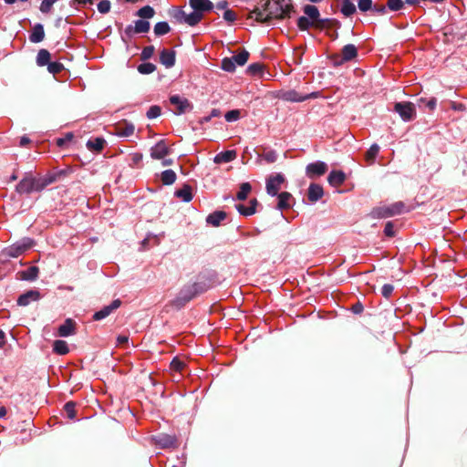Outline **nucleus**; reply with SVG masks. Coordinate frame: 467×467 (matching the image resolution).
Returning <instances> with one entry per match:
<instances>
[{
  "mask_svg": "<svg viewBox=\"0 0 467 467\" xmlns=\"http://www.w3.org/2000/svg\"><path fill=\"white\" fill-rule=\"evenodd\" d=\"M293 11L291 0H265L251 13L250 17L261 23L285 19Z\"/></svg>",
  "mask_w": 467,
  "mask_h": 467,
  "instance_id": "nucleus-1",
  "label": "nucleus"
},
{
  "mask_svg": "<svg viewBox=\"0 0 467 467\" xmlns=\"http://www.w3.org/2000/svg\"><path fill=\"white\" fill-rule=\"evenodd\" d=\"M394 109L404 121L412 120L416 117V109L411 102H398Z\"/></svg>",
  "mask_w": 467,
  "mask_h": 467,
  "instance_id": "nucleus-2",
  "label": "nucleus"
},
{
  "mask_svg": "<svg viewBox=\"0 0 467 467\" xmlns=\"http://www.w3.org/2000/svg\"><path fill=\"white\" fill-rule=\"evenodd\" d=\"M171 104L174 106L173 112L175 114H183L192 109V105L190 101L180 96H172L170 99Z\"/></svg>",
  "mask_w": 467,
  "mask_h": 467,
  "instance_id": "nucleus-3",
  "label": "nucleus"
},
{
  "mask_svg": "<svg viewBox=\"0 0 467 467\" xmlns=\"http://www.w3.org/2000/svg\"><path fill=\"white\" fill-rule=\"evenodd\" d=\"M285 178L281 174L272 175L266 182V192L268 194L275 196L278 193L281 185L284 183Z\"/></svg>",
  "mask_w": 467,
  "mask_h": 467,
  "instance_id": "nucleus-4",
  "label": "nucleus"
},
{
  "mask_svg": "<svg viewBox=\"0 0 467 467\" xmlns=\"http://www.w3.org/2000/svg\"><path fill=\"white\" fill-rule=\"evenodd\" d=\"M46 183H42L40 181L33 179H26L20 182L17 186L19 192H29L32 191H40L45 187Z\"/></svg>",
  "mask_w": 467,
  "mask_h": 467,
  "instance_id": "nucleus-5",
  "label": "nucleus"
},
{
  "mask_svg": "<svg viewBox=\"0 0 467 467\" xmlns=\"http://www.w3.org/2000/svg\"><path fill=\"white\" fill-rule=\"evenodd\" d=\"M170 153V149L164 140H160L150 149V157L154 160L164 159Z\"/></svg>",
  "mask_w": 467,
  "mask_h": 467,
  "instance_id": "nucleus-6",
  "label": "nucleus"
},
{
  "mask_svg": "<svg viewBox=\"0 0 467 467\" xmlns=\"http://www.w3.org/2000/svg\"><path fill=\"white\" fill-rule=\"evenodd\" d=\"M327 170V166L323 161H317L314 163H310L306 166V175L310 178L315 176H320L324 174Z\"/></svg>",
  "mask_w": 467,
  "mask_h": 467,
  "instance_id": "nucleus-7",
  "label": "nucleus"
},
{
  "mask_svg": "<svg viewBox=\"0 0 467 467\" xmlns=\"http://www.w3.org/2000/svg\"><path fill=\"white\" fill-rule=\"evenodd\" d=\"M202 14L195 12V11H193L190 14L181 12L177 16V19L180 22L188 24L189 26H195L202 20Z\"/></svg>",
  "mask_w": 467,
  "mask_h": 467,
  "instance_id": "nucleus-8",
  "label": "nucleus"
},
{
  "mask_svg": "<svg viewBox=\"0 0 467 467\" xmlns=\"http://www.w3.org/2000/svg\"><path fill=\"white\" fill-rule=\"evenodd\" d=\"M189 5L193 11L201 14L212 10L213 7V4L210 0H189Z\"/></svg>",
  "mask_w": 467,
  "mask_h": 467,
  "instance_id": "nucleus-9",
  "label": "nucleus"
},
{
  "mask_svg": "<svg viewBox=\"0 0 467 467\" xmlns=\"http://www.w3.org/2000/svg\"><path fill=\"white\" fill-rule=\"evenodd\" d=\"M135 127L133 124L122 121L115 126V133L120 137H130L134 133Z\"/></svg>",
  "mask_w": 467,
  "mask_h": 467,
  "instance_id": "nucleus-10",
  "label": "nucleus"
},
{
  "mask_svg": "<svg viewBox=\"0 0 467 467\" xmlns=\"http://www.w3.org/2000/svg\"><path fill=\"white\" fill-rule=\"evenodd\" d=\"M76 333V323L71 319L67 318L64 324L59 326L57 335L59 337H68L75 335Z\"/></svg>",
  "mask_w": 467,
  "mask_h": 467,
  "instance_id": "nucleus-11",
  "label": "nucleus"
},
{
  "mask_svg": "<svg viewBox=\"0 0 467 467\" xmlns=\"http://www.w3.org/2000/svg\"><path fill=\"white\" fill-rule=\"evenodd\" d=\"M316 97H317L316 93H312V94H309V95H304L303 96V95L298 94L295 90L286 91V92H285L282 95V98L285 100L293 101V102H301V101H304V100H306L307 99L316 98Z\"/></svg>",
  "mask_w": 467,
  "mask_h": 467,
  "instance_id": "nucleus-12",
  "label": "nucleus"
},
{
  "mask_svg": "<svg viewBox=\"0 0 467 467\" xmlns=\"http://www.w3.org/2000/svg\"><path fill=\"white\" fill-rule=\"evenodd\" d=\"M120 306L119 299L114 300L109 306L103 307L101 310L94 314V319L100 320L107 317L112 311L117 309Z\"/></svg>",
  "mask_w": 467,
  "mask_h": 467,
  "instance_id": "nucleus-13",
  "label": "nucleus"
},
{
  "mask_svg": "<svg viewBox=\"0 0 467 467\" xmlns=\"http://www.w3.org/2000/svg\"><path fill=\"white\" fill-rule=\"evenodd\" d=\"M324 194L322 186L312 183L308 188L307 197L310 202H316L322 198Z\"/></svg>",
  "mask_w": 467,
  "mask_h": 467,
  "instance_id": "nucleus-14",
  "label": "nucleus"
},
{
  "mask_svg": "<svg viewBox=\"0 0 467 467\" xmlns=\"http://www.w3.org/2000/svg\"><path fill=\"white\" fill-rule=\"evenodd\" d=\"M236 156H237V153L235 150H226V151L218 153L214 157L213 161L218 164L227 163V162L234 161L236 158Z\"/></svg>",
  "mask_w": 467,
  "mask_h": 467,
  "instance_id": "nucleus-15",
  "label": "nucleus"
},
{
  "mask_svg": "<svg viewBox=\"0 0 467 467\" xmlns=\"http://www.w3.org/2000/svg\"><path fill=\"white\" fill-rule=\"evenodd\" d=\"M345 180H346V175L341 171H331L327 178L329 184L334 187L340 186L341 184H343Z\"/></svg>",
  "mask_w": 467,
  "mask_h": 467,
  "instance_id": "nucleus-16",
  "label": "nucleus"
},
{
  "mask_svg": "<svg viewBox=\"0 0 467 467\" xmlns=\"http://www.w3.org/2000/svg\"><path fill=\"white\" fill-rule=\"evenodd\" d=\"M45 37L44 27L42 25L37 24L34 26L29 39L33 43L41 42Z\"/></svg>",
  "mask_w": 467,
  "mask_h": 467,
  "instance_id": "nucleus-17",
  "label": "nucleus"
},
{
  "mask_svg": "<svg viewBox=\"0 0 467 467\" xmlns=\"http://www.w3.org/2000/svg\"><path fill=\"white\" fill-rule=\"evenodd\" d=\"M39 298V294L36 291H29L21 295L17 300L18 305L27 306L31 301H36Z\"/></svg>",
  "mask_w": 467,
  "mask_h": 467,
  "instance_id": "nucleus-18",
  "label": "nucleus"
},
{
  "mask_svg": "<svg viewBox=\"0 0 467 467\" xmlns=\"http://www.w3.org/2000/svg\"><path fill=\"white\" fill-rule=\"evenodd\" d=\"M161 62L166 67H171L174 65L175 55L174 52L170 50H162L161 53Z\"/></svg>",
  "mask_w": 467,
  "mask_h": 467,
  "instance_id": "nucleus-19",
  "label": "nucleus"
},
{
  "mask_svg": "<svg viewBox=\"0 0 467 467\" xmlns=\"http://www.w3.org/2000/svg\"><path fill=\"white\" fill-rule=\"evenodd\" d=\"M292 195L289 192H281L278 195L277 208L280 210L287 209L291 206Z\"/></svg>",
  "mask_w": 467,
  "mask_h": 467,
  "instance_id": "nucleus-20",
  "label": "nucleus"
},
{
  "mask_svg": "<svg viewBox=\"0 0 467 467\" xmlns=\"http://www.w3.org/2000/svg\"><path fill=\"white\" fill-rule=\"evenodd\" d=\"M256 204H257V201L255 199H254L250 202L249 206L238 204V205H236V209L239 211V213L241 214L248 216V215H252L255 213Z\"/></svg>",
  "mask_w": 467,
  "mask_h": 467,
  "instance_id": "nucleus-21",
  "label": "nucleus"
},
{
  "mask_svg": "<svg viewBox=\"0 0 467 467\" xmlns=\"http://www.w3.org/2000/svg\"><path fill=\"white\" fill-rule=\"evenodd\" d=\"M105 140L102 138H96L93 140H89L87 142V147L88 150L99 152L105 146Z\"/></svg>",
  "mask_w": 467,
  "mask_h": 467,
  "instance_id": "nucleus-22",
  "label": "nucleus"
},
{
  "mask_svg": "<svg viewBox=\"0 0 467 467\" xmlns=\"http://www.w3.org/2000/svg\"><path fill=\"white\" fill-rule=\"evenodd\" d=\"M53 350L58 355H67L69 352V348L66 341L57 339L53 343Z\"/></svg>",
  "mask_w": 467,
  "mask_h": 467,
  "instance_id": "nucleus-23",
  "label": "nucleus"
},
{
  "mask_svg": "<svg viewBox=\"0 0 467 467\" xmlns=\"http://www.w3.org/2000/svg\"><path fill=\"white\" fill-rule=\"evenodd\" d=\"M342 56L344 61L353 59L357 56V48L354 45H347L342 49Z\"/></svg>",
  "mask_w": 467,
  "mask_h": 467,
  "instance_id": "nucleus-24",
  "label": "nucleus"
},
{
  "mask_svg": "<svg viewBox=\"0 0 467 467\" xmlns=\"http://www.w3.org/2000/svg\"><path fill=\"white\" fill-rule=\"evenodd\" d=\"M304 12L306 16L312 20V22H317L319 17V11L315 5H306L304 7Z\"/></svg>",
  "mask_w": 467,
  "mask_h": 467,
  "instance_id": "nucleus-25",
  "label": "nucleus"
},
{
  "mask_svg": "<svg viewBox=\"0 0 467 467\" xmlns=\"http://www.w3.org/2000/svg\"><path fill=\"white\" fill-rule=\"evenodd\" d=\"M161 179L163 184L171 185L175 182L176 174L172 170H166L161 173Z\"/></svg>",
  "mask_w": 467,
  "mask_h": 467,
  "instance_id": "nucleus-26",
  "label": "nucleus"
},
{
  "mask_svg": "<svg viewBox=\"0 0 467 467\" xmlns=\"http://www.w3.org/2000/svg\"><path fill=\"white\" fill-rule=\"evenodd\" d=\"M20 274L22 279L25 280H34L36 278L38 275V269L36 266H31L27 270L23 271Z\"/></svg>",
  "mask_w": 467,
  "mask_h": 467,
  "instance_id": "nucleus-27",
  "label": "nucleus"
},
{
  "mask_svg": "<svg viewBox=\"0 0 467 467\" xmlns=\"http://www.w3.org/2000/svg\"><path fill=\"white\" fill-rule=\"evenodd\" d=\"M225 216V213L217 212L209 215L207 218V222L214 226H217L223 220H224Z\"/></svg>",
  "mask_w": 467,
  "mask_h": 467,
  "instance_id": "nucleus-28",
  "label": "nucleus"
},
{
  "mask_svg": "<svg viewBox=\"0 0 467 467\" xmlns=\"http://www.w3.org/2000/svg\"><path fill=\"white\" fill-rule=\"evenodd\" d=\"M50 53L46 49H41L36 57V63L38 66H45L49 63Z\"/></svg>",
  "mask_w": 467,
  "mask_h": 467,
  "instance_id": "nucleus-29",
  "label": "nucleus"
},
{
  "mask_svg": "<svg viewBox=\"0 0 467 467\" xmlns=\"http://www.w3.org/2000/svg\"><path fill=\"white\" fill-rule=\"evenodd\" d=\"M341 12L347 16H351L356 12V6L349 0H344L341 6Z\"/></svg>",
  "mask_w": 467,
  "mask_h": 467,
  "instance_id": "nucleus-30",
  "label": "nucleus"
},
{
  "mask_svg": "<svg viewBox=\"0 0 467 467\" xmlns=\"http://www.w3.org/2000/svg\"><path fill=\"white\" fill-rule=\"evenodd\" d=\"M251 190H252V187H251L250 183H248V182L242 183L240 186V190L237 192V199L238 200L246 199L248 194L250 193Z\"/></svg>",
  "mask_w": 467,
  "mask_h": 467,
  "instance_id": "nucleus-31",
  "label": "nucleus"
},
{
  "mask_svg": "<svg viewBox=\"0 0 467 467\" xmlns=\"http://www.w3.org/2000/svg\"><path fill=\"white\" fill-rule=\"evenodd\" d=\"M248 57H249V53L245 50H243L236 56H234L232 58H234L235 65L244 66L247 62Z\"/></svg>",
  "mask_w": 467,
  "mask_h": 467,
  "instance_id": "nucleus-32",
  "label": "nucleus"
},
{
  "mask_svg": "<svg viewBox=\"0 0 467 467\" xmlns=\"http://www.w3.org/2000/svg\"><path fill=\"white\" fill-rule=\"evenodd\" d=\"M176 195L182 198L184 202H190L192 199L191 188L188 186H185L182 189L176 192Z\"/></svg>",
  "mask_w": 467,
  "mask_h": 467,
  "instance_id": "nucleus-33",
  "label": "nucleus"
},
{
  "mask_svg": "<svg viewBox=\"0 0 467 467\" xmlns=\"http://www.w3.org/2000/svg\"><path fill=\"white\" fill-rule=\"evenodd\" d=\"M235 63L234 61V58L232 57H225L222 61V68L228 72H233L235 70Z\"/></svg>",
  "mask_w": 467,
  "mask_h": 467,
  "instance_id": "nucleus-34",
  "label": "nucleus"
},
{
  "mask_svg": "<svg viewBox=\"0 0 467 467\" xmlns=\"http://www.w3.org/2000/svg\"><path fill=\"white\" fill-rule=\"evenodd\" d=\"M170 31V26L166 22H159L154 26L156 35H164Z\"/></svg>",
  "mask_w": 467,
  "mask_h": 467,
  "instance_id": "nucleus-35",
  "label": "nucleus"
},
{
  "mask_svg": "<svg viewBox=\"0 0 467 467\" xmlns=\"http://www.w3.org/2000/svg\"><path fill=\"white\" fill-rule=\"evenodd\" d=\"M316 22H312L311 19H309L308 17H306V16H301L298 20H297V26L298 27L301 29V30H306L308 29L311 26L315 25Z\"/></svg>",
  "mask_w": 467,
  "mask_h": 467,
  "instance_id": "nucleus-36",
  "label": "nucleus"
},
{
  "mask_svg": "<svg viewBox=\"0 0 467 467\" xmlns=\"http://www.w3.org/2000/svg\"><path fill=\"white\" fill-rule=\"evenodd\" d=\"M154 13L152 7L146 5L139 10L138 15L142 18H150L154 16Z\"/></svg>",
  "mask_w": 467,
  "mask_h": 467,
  "instance_id": "nucleus-37",
  "label": "nucleus"
},
{
  "mask_svg": "<svg viewBox=\"0 0 467 467\" xmlns=\"http://www.w3.org/2000/svg\"><path fill=\"white\" fill-rule=\"evenodd\" d=\"M379 150V147L377 144L372 145L366 153L367 161H373Z\"/></svg>",
  "mask_w": 467,
  "mask_h": 467,
  "instance_id": "nucleus-38",
  "label": "nucleus"
},
{
  "mask_svg": "<svg viewBox=\"0 0 467 467\" xmlns=\"http://www.w3.org/2000/svg\"><path fill=\"white\" fill-rule=\"evenodd\" d=\"M150 28V24L147 21L139 20L135 24V31L138 33L147 32Z\"/></svg>",
  "mask_w": 467,
  "mask_h": 467,
  "instance_id": "nucleus-39",
  "label": "nucleus"
},
{
  "mask_svg": "<svg viewBox=\"0 0 467 467\" xmlns=\"http://www.w3.org/2000/svg\"><path fill=\"white\" fill-rule=\"evenodd\" d=\"M138 70L142 74H150L155 70V66L151 63L141 64L139 66Z\"/></svg>",
  "mask_w": 467,
  "mask_h": 467,
  "instance_id": "nucleus-40",
  "label": "nucleus"
},
{
  "mask_svg": "<svg viewBox=\"0 0 467 467\" xmlns=\"http://www.w3.org/2000/svg\"><path fill=\"white\" fill-rule=\"evenodd\" d=\"M262 157L264 160H265L268 163H273L277 159V154L275 150H266L263 153Z\"/></svg>",
  "mask_w": 467,
  "mask_h": 467,
  "instance_id": "nucleus-41",
  "label": "nucleus"
},
{
  "mask_svg": "<svg viewBox=\"0 0 467 467\" xmlns=\"http://www.w3.org/2000/svg\"><path fill=\"white\" fill-rule=\"evenodd\" d=\"M241 112L238 109L230 110L225 114V119L229 122L235 121L240 118Z\"/></svg>",
  "mask_w": 467,
  "mask_h": 467,
  "instance_id": "nucleus-42",
  "label": "nucleus"
},
{
  "mask_svg": "<svg viewBox=\"0 0 467 467\" xmlns=\"http://www.w3.org/2000/svg\"><path fill=\"white\" fill-rule=\"evenodd\" d=\"M110 9V2L108 1V0H102L99 3L98 5V10L101 13V14H106L109 11Z\"/></svg>",
  "mask_w": 467,
  "mask_h": 467,
  "instance_id": "nucleus-43",
  "label": "nucleus"
},
{
  "mask_svg": "<svg viewBox=\"0 0 467 467\" xmlns=\"http://www.w3.org/2000/svg\"><path fill=\"white\" fill-rule=\"evenodd\" d=\"M388 6L392 11H398L403 6V2L401 0H389Z\"/></svg>",
  "mask_w": 467,
  "mask_h": 467,
  "instance_id": "nucleus-44",
  "label": "nucleus"
},
{
  "mask_svg": "<svg viewBox=\"0 0 467 467\" xmlns=\"http://www.w3.org/2000/svg\"><path fill=\"white\" fill-rule=\"evenodd\" d=\"M358 5L359 10L366 12L372 8V0H359Z\"/></svg>",
  "mask_w": 467,
  "mask_h": 467,
  "instance_id": "nucleus-45",
  "label": "nucleus"
},
{
  "mask_svg": "<svg viewBox=\"0 0 467 467\" xmlns=\"http://www.w3.org/2000/svg\"><path fill=\"white\" fill-rule=\"evenodd\" d=\"M7 253L12 257H17L23 251L20 245L15 244L8 248Z\"/></svg>",
  "mask_w": 467,
  "mask_h": 467,
  "instance_id": "nucleus-46",
  "label": "nucleus"
},
{
  "mask_svg": "<svg viewBox=\"0 0 467 467\" xmlns=\"http://www.w3.org/2000/svg\"><path fill=\"white\" fill-rule=\"evenodd\" d=\"M63 66L57 62H52L47 64V69L50 73L56 74L62 70Z\"/></svg>",
  "mask_w": 467,
  "mask_h": 467,
  "instance_id": "nucleus-47",
  "label": "nucleus"
},
{
  "mask_svg": "<svg viewBox=\"0 0 467 467\" xmlns=\"http://www.w3.org/2000/svg\"><path fill=\"white\" fill-rule=\"evenodd\" d=\"M161 115V108L158 106H152L147 112V117L149 119H155Z\"/></svg>",
  "mask_w": 467,
  "mask_h": 467,
  "instance_id": "nucleus-48",
  "label": "nucleus"
},
{
  "mask_svg": "<svg viewBox=\"0 0 467 467\" xmlns=\"http://www.w3.org/2000/svg\"><path fill=\"white\" fill-rule=\"evenodd\" d=\"M171 368L175 371H182L184 368V363L178 358H174L171 363Z\"/></svg>",
  "mask_w": 467,
  "mask_h": 467,
  "instance_id": "nucleus-49",
  "label": "nucleus"
},
{
  "mask_svg": "<svg viewBox=\"0 0 467 467\" xmlns=\"http://www.w3.org/2000/svg\"><path fill=\"white\" fill-rule=\"evenodd\" d=\"M374 213H377L378 216H380V217L392 216L395 213V212L392 209H389V208H387V209H384V210L378 209Z\"/></svg>",
  "mask_w": 467,
  "mask_h": 467,
  "instance_id": "nucleus-50",
  "label": "nucleus"
},
{
  "mask_svg": "<svg viewBox=\"0 0 467 467\" xmlns=\"http://www.w3.org/2000/svg\"><path fill=\"white\" fill-rule=\"evenodd\" d=\"M65 410L68 416V418L70 419H73L75 417V409H74V404L73 403H67L65 405Z\"/></svg>",
  "mask_w": 467,
  "mask_h": 467,
  "instance_id": "nucleus-51",
  "label": "nucleus"
},
{
  "mask_svg": "<svg viewBox=\"0 0 467 467\" xmlns=\"http://www.w3.org/2000/svg\"><path fill=\"white\" fill-rule=\"evenodd\" d=\"M263 66L261 64H252L248 67V71L251 74H258L262 71Z\"/></svg>",
  "mask_w": 467,
  "mask_h": 467,
  "instance_id": "nucleus-52",
  "label": "nucleus"
},
{
  "mask_svg": "<svg viewBox=\"0 0 467 467\" xmlns=\"http://www.w3.org/2000/svg\"><path fill=\"white\" fill-rule=\"evenodd\" d=\"M52 4L47 0H43L40 5V11L42 13H48L51 10Z\"/></svg>",
  "mask_w": 467,
  "mask_h": 467,
  "instance_id": "nucleus-53",
  "label": "nucleus"
},
{
  "mask_svg": "<svg viewBox=\"0 0 467 467\" xmlns=\"http://www.w3.org/2000/svg\"><path fill=\"white\" fill-rule=\"evenodd\" d=\"M393 292V285H384L381 289V293L385 297H389Z\"/></svg>",
  "mask_w": 467,
  "mask_h": 467,
  "instance_id": "nucleus-54",
  "label": "nucleus"
},
{
  "mask_svg": "<svg viewBox=\"0 0 467 467\" xmlns=\"http://www.w3.org/2000/svg\"><path fill=\"white\" fill-rule=\"evenodd\" d=\"M223 18L228 22H234L236 18L235 13L232 10H226L223 13Z\"/></svg>",
  "mask_w": 467,
  "mask_h": 467,
  "instance_id": "nucleus-55",
  "label": "nucleus"
},
{
  "mask_svg": "<svg viewBox=\"0 0 467 467\" xmlns=\"http://www.w3.org/2000/svg\"><path fill=\"white\" fill-rule=\"evenodd\" d=\"M384 233L387 236H389V237L394 236L395 233H394V229H393V224L389 222L386 224Z\"/></svg>",
  "mask_w": 467,
  "mask_h": 467,
  "instance_id": "nucleus-56",
  "label": "nucleus"
},
{
  "mask_svg": "<svg viewBox=\"0 0 467 467\" xmlns=\"http://www.w3.org/2000/svg\"><path fill=\"white\" fill-rule=\"evenodd\" d=\"M131 161L134 165H137L139 162L141 161L143 156L141 153H139V152H135L133 154H131Z\"/></svg>",
  "mask_w": 467,
  "mask_h": 467,
  "instance_id": "nucleus-57",
  "label": "nucleus"
},
{
  "mask_svg": "<svg viewBox=\"0 0 467 467\" xmlns=\"http://www.w3.org/2000/svg\"><path fill=\"white\" fill-rule=\"evenodd\" d=\"M17 245H20L22 251L24 252L32 246V241L29 239L23 240L21 243L17 244Z\"/></svg>",
  "mask_w": 467,
  "mask_h": 467,
  "instance_id": "nucleus-58",
  "label": "nucleus"
},
{
  "mask_svg": "<svg viewBox=\"0 0 467 467\" xmlns=\"http://www.w3.org/2000/svg\"><path fill=\"white\" fill-rule=\"evenodd\" d=\"M73 138V134L68 133L65 136V138H61L57 140V145L62 146L65 142L71 140Z\"/></svg>",
  "mask_w": 467,
  "mask_h": 467,
  "instance_id": "nucleus-59",
  "label": "nucleus"
},
{
  "mask_svg": "<svg viewBox=\"0 0 467 467\" xmlns=\"http://www.w3.org/2000/svg\"><path fill=\"white\" fill-rule=\"evenodd\" d=\"M128 341H129V337L127 336L120 335L117 337L118 346H122V345L128 343Z\"/></svg>",
  "mask_w": 467,
  "mask_h": 467,
  "instance_id": "nucleus-60",
  "label": "nucleus"
},
{
  "mask_svg": "<svg viewBox=\"0 0 467 467\" xmlns=\"http://www.w3.org/2000/svg\"><path fill=\"white\" fill-rule=\"evenodd\" d=\"M426 106L431 109V110H433L436 107V99H431L429 100L426 101Z\"/></svg>",
  "mask_w": 467,
  "mask_h": 467,
  "instance_id": "nucleus-61",
  "label": "nucleus"
},
{
  "mask_svg": "<svg viewBox=\"0 0 467 467\" xmlns=\"http://www.w3.org/2000/svg\"><path fill=\"white\" fill-rule=\"evenodd\" d=\"M79 5L92 4L93 0H74Z\"/></svg>",
  "mask_w": 467,
  "mask_h": 467,
  "instance_id": "nucleus-62",
  "label": "nucleus"
},
{
  "mask_svg": "<svg viewBox=\"0 0 467 467\" xmlns=\"http://www.w3.org/2000/svg\"><path fill=\"white\" fill-rule=\"evenodd\" d=\"M173 163L171 159H163L162 165L163 166H170Z\"/></svg>",
  "mask_w": 467,
  "mask_h": 467,
  "instance_id": "nucleus-63",
  "label": "nucleus"
},
{
  "mask_svg": "<svg viewBox=\"0 0 467 467\" xmlns=\"http://www.w3.org/2000/svg\"><path fill=\"white\" fill-rule=\"evenodd\" d=\"M5 344V333L0 330V347L4 346Z\"/></svg>",
  "mask_w": 467,
  "mask_h": 467,
  "instance_id": "nucleus-64",
  "label": "nucleus"
}]
</instances>
